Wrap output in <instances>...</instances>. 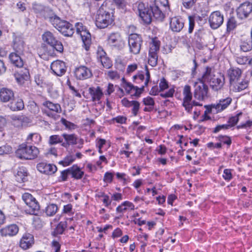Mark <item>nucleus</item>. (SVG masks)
<instances>
[{"instance_id": "cd10ccee", "label": "nucleus", "mask_w": 252, "mask_h": 252, "mask_svg": "<svg viewBox=\"0 0 252 252\" xmlns=\"http://www.w3.org/2000/svg\"><path fill=\"white\" fill-rule=\"evenodd\" d=\"M58 30L66 36H71L74 33L73 25L66 21H63L61 26L59 27Z\"/></svg>"}, {"instance_id": "49530a36", "label": "nucleus", "mask_w": 252, "mask_h": 252, "mask_svg": "<svg viewBox=\"0 0 252 252\" xmlns=\"http://www.w3.org/2000/svg\"><path fill=\"white\" fill-rule=\"evenodd\" d=\"M49 22L57 30L61 26L64 20H62L56 15L50 16L48 18Z\"/></svg>"}, {"instance_id": "7c9ffc66", "label": "nucleus", "mask_w": 252, "mask_h": 252, "mask_svg": "<svg viewBox=\"0 0 252 252\" xmlns=\"http://www.w3.org/2000/svg\"><path fill=\"white\" fill-rule=\"evenodd\" d=\"M143 89L135 86L131 83L127 82V94H129L132 98L138 97L140 96Z\"/></svg>"}, {"instance_id": "09e8293b", "label": "nucleus", "mask_w": 252, "mask_h": 252, "mask_svg": "<svg viewBox=\"0 0 252 252\" xmlns=\"http://www.w3.org/2000/svg\"><path fill=\"white\" fill-rule=\"evenodd\" d=\"M75 160L74 155H67L62 160L59 162V164L63 165V166H67L71 164Z\"/></svg>"}, {"instance_id": "6e6552de", "label": "nucleus", "mask_w": 252, "mask_h": 252, "mask_svg": "<svg viewBox=\"0 0 252 252\" xmlns=\"http://www.w3.org/2000/svg\"><path fill=\"white\" fill-rule=\"evenodd\" d=\"M208 21L210 26L212 29H217L223 23V14L220 11H215L210 15Z\"/></svg>"}, {"instance_id": "c85d7f7f", "label": "nucleus", "mask_w": 252, "mask_h": 252, "mask_svg": "<svg viewBox=\"0 0 252 252\" xmlns=\"http://www.w3.org/2000/svg\"><path fill=\"white\" fill-rule=\"evenodd\" d=\"M249 84V81L245 79L240 78L236 82L230 86V89L235 92H239L246 89Z\"/></svg>"}, {"instance_id": "72a5a7b5", "label": "nucleus", "mask_w": 252, "mask_h": 252, "mask_svg": "<svg viewBox=\"0 0 252 252\" xmlns=\"http://www.w3.org/2000/svg\"><path fill=\"white\" fill-rule=\"evenodd\" d=\"M10 109L14 111L22 110L24 107L23 100L20 98H13L8 105Z\"/></svg>"}, {"instance_id": "4d7b16f0", "label": "nucleus", "mask_w": 252, "mask_h": 252, "mask_svg": "<svg viewBox=\"0 0 252 252\" xmlns=\"http://www.w3.org/2000/svg\"><path fill=\"white\" fill-rule=\"evenodd\" d=\"M28 110L32 114L36 115L39 112V108L37 104L32 101L30 103L28 106Z\"/></svg>"}, {"instance_id": "f257e3e1", "label": "nucleus", "mask_w": 252, "mask_h": 252, "mask_svg": "<svg viewBox=\"0 0 252 252\" xmlns=\"http://www.w3.org/2000/svg\"><path fill=\"white\" fill-rule=\"evenodd\" d=\"M114 8L110 2L105 1L97 10L95 23L99 29H104L112 24L114 22Z\"/></svg>"}, {"instance_id": "9b49d317", "label": "nucleus", "mask_w": 252, "mask_h": 252, "mask_svg": "<svg viewBox=\"0 0 252 252\" xmlns=\"http://www.w3.org/2000/svg\"><path fill=\"white\" fill-rule=\"evenodd\" d=\"M232 100V98L230 97L220 99L218 102L210 106L211 111L215 113H220L225 109L230 104Z\"/></svg>"}, {"instance_id": "2eb2a0df", "label": "nucleus", "mask_w": 252, "mask_h": 252, "mask_svg": "<svg viewBox=\"0 0 252 252\" xmlns=\"http://www.w3.org/2000/svg\"><path fill=\"white\" fill-rule=\"evenodd\" d=\"M36 168L40 172L46 175H52L57 170V167L55 165L45 162L37 164Z\"/></svg>"}, {"instance_id": "338daca9", "label": "nucleus", "mask_w": 252, "mask_h": 252, "mask_svg": "<svg viewBox=\"0 0 252 252\" xmlns=\"http://www.w3.org/2000/svg\"><path fill=\"white\" fill-rule=\"evenodd\" d=\"M174 92V88H170L167 92L160 93V95L163 98L170 97L173 96Z\"/></svg>"}, {"instance_id": "f8f14e48", "label": "nucleus", "mask_w": 252, "mask_h": 252, "mask_svg": "<svg viewBox=\"0 0 252 252\" xmlns=\"http://www.w3.org/2000/svg\"><path fill=\"white\" fill-rule=\"evenodd\" d=\"M183 103L182 105L185 110H189L191 105L190 104V101L192 99V94L191 91V87L188 85L184 86L183 90Z\"/></svg>"}, {"instance_id": "423d86ee", "label": "nucleus", "mask_w": 252, "mask_h": 252, "mask_svg": "<svg viewBox=\"0 0 252 252\" xmlns=\"http://www.w3.org/2000/svg\"><path fill=\"white\" fill-rule=\"evenodd\" d=\"M142 42V38L139 34H130L128 40L129 52L134 55L139 54Z\"/></svg>"}, {"instance_id": "f03ea898", "label": "nucleus", "mask_w": 252, "mask_h": 252, "mask_svg": "<svg viewBox=\"0 0 252 252\" xmlns=\"http://www.w3.org/2000/svg\"><path fill=\"white\" fill-rule=\"evenodd\" d=\"M39 154L38 149L33 146H28L23 143L19 146L16 151V157L19 159L25 160H32L37 158Z\"/></svg>"}, {"instance_id": "e433bc0d", "label": "nucleus", "mask_w": 252, "mask_h": 252, "mask_svg": "<svg viewBox=\"0 0 252 252\" xmlns=\"http://www.w3.org/2000/svg\"><path fill=\"white\" fill-rule=\"evenodd\" d=\"M16 181L19 183L24 182L27 176V170L24 166L19 167L15 174Z\"/></svg>"}, {"instance_id": "ddd939ff", "label": "nucleus", "mask_w": 252, "mask_h": 252, "mask_svg": "<svg viewBox=\"0 0 252 252\" xmlns=\"http://www.w3.org/2000/svg\"><path fill=\"white\" fill-rule=\"evenodd\" d=\"M204 34V30L203 29H199L195 32L194 35L192 38V43L193 45L199 50L203 49L205 46V43L203 38Z\"/></svg>"}, {"instance_id": "b1692460", "label": "nucleus", "mask_w": 252, "mask_h": 252, "mask_svg": "<svg viewBox=\"0 0 252 252\" xmlns=\"http://www.w3.org/2000/svg\"><path fill=\"white\" fill-rule=\"evenodd\" d=\"M211 88L215 91L220 90L224 84V77L220 75L219 76H215L209 83Z\"/></svg>"}, {"instance_id": "58836bf2", "label": "nucleus", "mask_w": 252, "mask_h": 252, "mask_svg": "<svg viewBox=\"0 0 252 252\" xmlns=\"http://www.w3.org/2000/svg\"><path fill=\"white\" fill-rule=\"evenodd\" d=\"M70 175L75 179H80L84 175V172L77 165H73L69 168Z\"/></svg>"}, {"instance_id": "a211bd4d", "label": "nucleus", "mask_w": 252, "mask_h": 252, "mask_svg": "<svg viewBox=\"0 0 252 252\" xmlns=\"http://www.w3.org/2000/svg\"><path fill=\"white\" fill-rule=\"evenodd\" d=\"M65 63L61 61L53 62L51 64V69L57 76L63 75L66 71Z\"/></svg>"}, {"instance_id": "a878e982", "label": "nucleus", "mask_w": 252, "mask_h": 252, "mask_svg": "<svg viewBox=\"0 0 252 252\" xmlns=\"http://www.w3.org/2000/svg\"><path fill=\"white\" fill-rule=\"evenodd\" d=\"M230 86L241 78L242 71L239 68H231L227 71Z\"/></svg>"}, {"instance_id": "e2e57ef3", "label": "nucleus", "mask_w": 252, "mask_h": 252, "mask_svg": "<svg viewBox=\"0 0 252 252\" xmlns=\"http://www.w3.org/2000/svg\"><path fill=\"white\" fill-rule=\"evenodd\" d=\"M106 56V54L102 47H98L96 52V58L98 61L102 60V58Z\"/></svg>"}, {"instance_id": "0e129e2a", "label": "nucleus", "mask_w": 252, "mask_h": 252, "mask_svg": "<svg viewBox=\"0 0 252 252\" xmlns=\"http://www.w3.org/2000/svg\"><path fill=\"white\" fill-rule=\"evenodd\" d=\"M236 61L238 64L243 65L249 63V59L246 56H240L236 58Z\"/></svg>"}, {"instance_id": "c756f323", "label": "nucleus", "mask_w": 252, "mask_h": 252, "mask_svg": "<svg viewBox=\"0 0 252 252\" xmlns=\"http://www.w3.org/2000/svg\"><path fill=\"white\" fill-rule=\"evenodd\" d=\"M215 76L213 69L209 66H207L201 77L198 78V80L204 83H210Z\"/></svg>"}, {"instance_id": "0eeeda50", "label": "nucleus", "mask_w": 252, "mask_h": 252, "mask_svg": "<svg viewBox=\"0 0 252 252\" xmlns=\"http://www.w3.org/2000/svg\"><path fill=\"white\" fill-rule=\"evenodd\" d=\"M194 97L199 100H203L208 97V87L205 83L193 82Z\"/></svg>"}, {"instance_id": "7ed1b4c3", "label": "nucleus", "mask_w": 252, "mask_h": 252, "mask_svg": "<svg viewBox=\"0 0 252 252\" xmlns=\"http://www.w3.org/2000/svg\"><path fill=\"white\" fill-rule=\"evenodd\" d=\"M22 199L29 207V209L27 210L28 213L37 215L39 212L40 206L35 198L30 193L26 192L23 194Z\"/></svg>"}, {"instance_id": "473e14b6", "label": "nucleus", "mask_w": 252, "mask_h": 252, "mask_svg": "<svg viewBox=\"0 0 252 252\" xmlns=\"http://www.w3.org/2000/svg\"><path fill=\"white\" fill-rule=\"evenodd\" d=\"M109 44L112 46L121 47L124 46V43L121 41L120 35L118 33L111 34L108 39Z\"/></svg>"}, {"instance_id": "4c0bfd02", "label": "nucleus", "mask_w": 252, "mask_h": 252, "mask_svg": "<svg viewBox=\"0 0 252 252\" xmlns=\"http://www.w3.org/2000/svg\"><path fill=\"white\" fill-rule=\"evenodd\" d=\"M27 144H38L41 141V136L37 132L30 133L26 139Z\"/></svg>"}, {"instance_id": "2f4dec72", "label": "nucleus", "mask_w": 252, "mask_h": 252, "mask_svg": "<svg viewBox=\"0 0 252 252\" xmlns=\"http://www.w3.org/2000/svg\"><path fill=\"white\" fill-rule=\"evenodd\" d=\"M14 93L11 89L3 88L0 91V99L2 102L10 101L14 98Z\"/></svg>"}, {"instance_id": "393cba45", "label": "nucleus", "mask_w": 252, "mask_h": 252, "mask_svg": "<svg viewBox=\"0 0 252 252\" xmlns=\"http://www.w3.org/2000/svg\"><path fill=\"white\" fill-rule=\"evenodd\" d=\"M18 231V226L16 224H12L2 228L0 232L2 236L6 237L16 235Z\"/></svg>"}, {"instance_id": "bf43d9fd", "label": "nucleus", "mask_w": 252, "mask_h": 252, "mask_svg": "<svg viewBox=\"0 0 252 252\" xmlns=\"http://www.w3.org/2000/svg\"><path fill=\"white\" fill-rule=\"evenodd\" d=\"M158 55H149V59H148L149 64L153 67L156 66L158 63Z\"/></svg>"}, {"instance_id": "5fc2aeb1", "label": "nucleus", "mask_w": 252, "mask_h": 252, "mask_svg": "<svg viewBox=\"0 0 252 252\" xmlns=\"http://www.w3.org/2000/svg\"><path fill=\"white\" fill-rule=\"evenodd\" d=\"M63 139L58 135H53L49 137L48 143L50 145H55L62 143Z\"/></svg>"}, {"instance_id": "dca6fc26", "label": "nucleus", "mask_w": 252, "mask_h": 252, "mask_svg": "<svg viewBox=\"0 0 252 252\" xmlns=\"http://www.w3.org/2000/svg\"><path fill=\"white\" fill-rule=\"evenodd\" d=\"M13 48L19 54L24 53L25 49V43L21 36L13 35Z\"/></svg>"}, {"instance_id": "a19ab883", "label": "nucleus", "mask_w": 252, "mask_h": 252, "mask_svg": "<svg viewBox=\"0 0 252 252\" xmlns=\"http://www.w3.org/2000/svg\"><path fill=\"white\" fill-rule=\"evenodd\" d=\"M160 47V41L157 37L153 38L150 43L149 51V55H158Z\"/></svg>"}, {"instance_id": "6e6d98bb", "label": "nucleus", "mask_w": 252, "mask_h": 252, "mask_svg": "<svg viewBox=\"0 0 252 252\" xmlns=\"http://www.w3.org/2000/svg\"><path fill=\"white\" fill-rule=\"evenodd\" d=\"M238 129L240 128H246L247 131L251 132L252 130V121H247L245 123L241 124L237 126Z\"/></svg>"}, {"instance_id": "37998d69", "label": "nucleus", "mask_w": 252, "mask_h": 252, "mask_svg": "<svg viewBox=\"0 0 252 252\" xmlns=\"http://www.w3.org/2000/svg\"><path fill=\"white\" fill-rule=\"evenodd\" d=\"M142 102L147 106L144 108V111L151 112L154 109L155 102L153 98L149 96H147L143 98Z\"/></svg>"}, {"instance_id": "aec40b11", "label": "nucleus", "mask_w": 252, "mask_h": 252, "mask_svg": "<svg viewBox=\"0 0 252 252\" xmlns=\"http://www.w3.org/2000/svg\"><path fill=\"white\" fill-rule=\"evenodd\" d=\"M75 74L77 78L83 80L92 76L91 70L85 66H80L76 69Z\"/></svg>"}, {"instance_id": "bb28decb", "label": "nucleus", "mask_w": 252, "mask_h": 252, "mask_svg": "<svg viewBox=\"0 0 252 252\" xmlns=\"http://www.w3.org/2000/svg\"><path fill=\"white\" fill-rule=\"evenodd\" d=\"M93 101L99 102L103 96L102 90L100 87H90L88 90Z\"/></svg>"}, {"instance_id": "4468645a", "label": "nucleus", "mask_w": 252, "mask_h": 252, "mask_svg": "<svg viewBox=\"0 0 252 252\" xmlns=\"http://www.w3.org/2000/svg\"><path fill=\"white\" fill-rule=\"evenodd\" d=\"M252 11V3L245 2L242 3L237 9L238 17L243 19L247 18Z\"/></svg>"}, {"instance_id": "a18cd8bd", "label": "nucleus", "mask_w": 252, "mask_h": 252, "mask_svg": "<svg viewBox=\"0 0 252 252\" xmlns=\"http://www.w3.org/2000/svg\"><path fill=\"white\" fill-rule=\"evenodd\" d=\"M241 50L243 52H248L252 49V40H250V39L243 38L240 44Z\"/></svg>"}, {"instance_id": "39448f33", "label": "nucleus", "mask_w": 252, "mask_h": 252, "mask_svg": "<svg viewBox=\"0 0 252 252\" xmlns=\"http://www.w3.org/2000/svg\"><path fill=\"white\" fill-rule=\"evenodd\" d=\"M42 39L44 42L53 47L59 53H62L63 46L62 42L57 40L54 34L50 31H46L42 34Z\"/></svg>"}, {"instance_id": "603ef678", "label": "nucleus", "mask_w": 252, "mask_h": 252, "mask_svg": "<svg viewBox=\"0 0 252 252\" xmlns=\"http://www.w3.org/2000/svg\"><path fill=\"white\" fill-rule=\"evenodd\" d=\"M153 4L159 6V7L164 9L165 11L170 9L168 0H155Z\"/></svg>"}, {"instance_id": "5701e85b", "label": "nucleus", "mask_w": 252, "mask_h": 252, "mask_svg": "<svg viewBox=\"0 0 252 252\" xmlns=\"http://www.w3.org/2000/svg\"><path fill=\"white\" fill-rule=\"evenodd\" d=\"M33 243V236L30 233H26L22 237L20 242V246L23 250H27L32 247Z\"/></svg>"}, {"instance_id": "1a4fd4ad", "label": "nucleus", "mask_w": 252, "mask_h": 252, "mask_svg": "<svg viewBox=\"0 0 252 252\" xmlns=\"http://www.w3.org/2000/svg\"><path fill=\"white\" fill-rule=\"evenodd\" d=\"M137 9L139 15L143 22L147 24L151 23L153 18L151 5L150 7H146L144 3L139 2L137 6Z\"/></svg>"}, {"instance_id": "412c9836", "label": "nucleus", "mask_w": 252, "mask_h": 252, "mask_svg": "<svg viewBox=\"0 0 252 252\" xmlns=\"http://www.w3.org/2000/svg\"><path fill=\"white\" fill-rule=\"evenodd\" d=\"M43 106L47 108L51 112H46L47 115L53 117L56 113H60L62 111L61 106L58 103H54L49 101H46L43 103Z\"/></svg>"}, {"instance_id": "9d476101", "label": "nucleus", "mask_w": 252, "mask_h": 252, "mask_svg": "<svg viewBox=\"0 0 252 252\" xmlns=\"http://www.w3.org/2000/svg\"><path fill=\"white\" fill-rule=\"evenodd\" d=\"M145 75L142 72H139L132 77L133 81L136 84H141L140 88L143 90L148 86L151 77L150 72L147 67Z\"/></svg>"}, {"instance_id": "c9c22d12", "label": "nucleus", "mask_w": 252, "mask_h": 252, "mask_svg": "<svg viewBox=\"0 0 252 252\" xmlns=\"http://www.w3.org/2000/svg\"><path fill=\"white\" fill-rule=\"evenodd\" d=\"M63 137L64 139L65 142H63L62 145L64 147H67L70 145H75L77 144V137L74 134H68L63 133Z\"/></svg>"}, {"instance_id": "69168bd1", "label": "nucleus", "mask_w": 252, "mask_h": 252, "mask_svg": "<svg viewBox=\"0 0 252 252\" xmlns=\"http://www.w3.org/2000/svg\"><path fill=\"white\" fill-rule=\"evenodd\" d=\"M63 213L69 215H73L74 212L73 211L72 205L71 204L64 205L63 206Z\"/></svg>"}, {"instance_id": "052dcab7", "label": "nucleus", "mask_w": 252, "mask_h": 252, "mask_svg": "<svg viewBox=\"0 0 252 252\" xmlns=\"http://www.w3.org/2000/svg\"><path fill=\"white\" fill-rule=\"evenodd\" d=\"M99 62H100L103 66L106 68H109L112 65L111 60L107 56L102 58V59Z\"/></svg>"}, {"instance_id": "de8ad7c7", "label": "nucleus", "mask_w": 252, "mask_h": 252, "mask_svg": "<svg viewBox=\"0 0 252 252\" xmlns=\"http://www.w3.org/2000/svg\"><path fill=\"white\" fill-rule=\"evenodd\" d=\"M237 22L234 17H230L227 21L226 31L230 32L234 30L237 27Z\"/></svg>"}, {"instance_id": "8fccbe9b", "label": "nucleus", "mask_w": 252, "mask_h": 252, "mask_svg": "<svg viewBox=\"0 0 252 252\" xmlns=\"http://www.w3.org/2000/svg\"><path fill=\"white\" fill-rule=\"evenodd\" d=\"M242 112H240L237 113L235 116L229 118L227 123V125L229 126V128L234 126L237 124L239 120V118L242 115Z\"/></svg>"}, {"instance_id": "774afa93", "label": "nucleus", "mask_w": 252, "mask_h": 252, "mask_svg": "<svg viewBox=\"0 0 252 252\" xmlns=\"http://www.w3.org/2000/svg\"><path fill=\"white\" fill-rule=\"evenodd\" d=\"M159 87L160 88V91H162L168 88V84L165 78H162L160 79V82L159 83Z\"/></svg>"}, {"instance_id": "c03bdc74", "label": "nucleus", "mask_w": 252, "mask_h": 252, "mask_svg": "<svg viewBox=\"0 0 252 252\" xmlns=\"http://www.w3.org/2000/svg\"><path fill=\"white\" fill-rule=\"evenodd\" d=\"M72 219H68L66 221H61L57 226L53 234L55 236L60 235L63 233L65 228L67 227V221H71Z\"/></svg>"}, {"instance_id": "ea45409f", "label": "nucleus", "mask_w": 252, "mask_h": 252, "mask_svg": "<svg viewBox=\"0 0 252 252\" xmlns=\"http://www.w3.org/2000/svg\"><path fill=\"white\" fill-rule=\"evenodd\" d=\"M15 76L17 82L22 84L25 80H27L29 79V72L27 68H23L21 71L16 74Z\"/></svg>"}, {"instance_id": "680f3d73", "label": "nucleus", "mask_w": 252, "mask_h": 252, "mask_svg": "<svg viewBox=\"0 0 252 252\" xmlns=\"http://www.w3.org/2000/svg\"><path fill=\"white\" fill-rule=\"evenodd\" d=\"M189 30L188 32L189 33H191L192 32L194 26H195V20H194V17L192 16H189Z\"/></svg>"}, {"instance_id": "20e7f679", "label": "nucleus", "mask_w": 252, "mask_h": 252, "mask_svg": "<svg viewBox=\"0 0 252 252\" xmlns=\"http://www.w3.org/2000/svg\"><path fill=\"white\" fill-rule=\"evenodd\" d=\"M77 33L81 37L83 43V47L86 50L88 51L92 43L91 35L89 32L83 26L81 23H77L75 24Z\"/></svg>"}, {"instance_id": "4be33fe9", "label": "nucleus", "mask_w": 252, "mask_h": 252, "mask_svg": "<svg viewBox=\"0 0 252 252\" xmlns=\"http://www.w3.org/2000/svg\"><path fill=\"white\" fill-rule=\"evenodd\" d=\"M151 11L153 18L160 22L163 21L165 13L167 12L164 9L154 4L151 5Z\"/></svg>"}, {"instance_id": "3c124183", "label": "nucleus", "mask_w": 252, "mask_h": 252, "mask_svg": "<svg viewBox=\"0 0 252 252\" xmlns=\"http://www.w3.org/2000/svg\"><path fill=\"white\" fill-rule=\"evenodd\" d=\"M216 139L220 141L221 144H226L228 147H229L232 143V140L230 137L227 135H220Z\"/></svg>"}, {"instance_id": "13d9d810", "label": "nucleus", "mask_w": 252, "mask_h": 252, "mask_svg": "<svg viewBox=\"0 0 252 252\" xmlns=\"http://www.w3.org/2000/svg\"><path fill=\"white\" fill-rule=\"evenodd\" d=\"M232 171L230 169H225L223 170L222 177L225 181L229 182L232 179Z\"/></svg>"}, {"instance_id": "79ce46f5", "label": "nucleus", "mask_w": 252, "mask_h": 252, "mask_svg": "<svg viewBox=\"0 0 252 252\" xmlns=\"http://www.w3.org/2000/svg\"><path fill=\"white\" fill-rule=\"evenodd\" d=\"M9 58L12 64L15 66L21 68L24 65V62L21 58L16 53H12L9 55Z\"/></svg>"}, {"instance_id": "f3484780", "label": "nucleus", "mask_w": 252, "mask_h": 252, "mask_svg": "<svg viewBox=\"0 0 252 252\" xmlns=\"http://www.w3.org/2000/svg\"><path fill=\"white\" fill-rule=\"evenodd\" d=\"M13 125L17 127L26 126L31 122L30 119L23 115L11 116Z\"/></svg>"}, {"instance_id": "6ab92c4d", "label": "nucleus", "mask_w": 252, "mask_h": 252, "mask_svg": "<svg viewBox=\"0 0 252 252\" xmlns=\"http://www.w3.org/2000/svg\"><path fill=\"white\" fill-rule=\"evenodd\" d=\"M170 28L171 30L175 32H180L184 26V23L183 19L177 16L170 18Z\"/></svg>"}, {"instance_id": "f704fd0d", "label": "nucleus", "mask_w": 252, "mask_h": 252, "mask_svg": "<svg viewBox=\"0 0 252 252\" xmlns=\"http://www.w3.org/2000/svg\"><path fill=\"white\" fill-rule=\"evenodd\" d=\"M127 108L129 109L128 111L131 113L133 116H136L140 109V103L136 100H127Z\"/></svg>"}, {"instance_id": "864d4df0", "label": "nucleus", "mask_w": 252, "mask_h": 252, "mask_svg": "<svg viewBox=\"0 0 252 252\" xmlns=\"http://www.w3.org/2000/svg\"><path fill=\"white\" fill-rule=\"evenodd\" d=\"M58 210V208L57 205L51 204L47 206L45 213L47 216H52L57 213Z\"/></svg>"}]
</instances>
